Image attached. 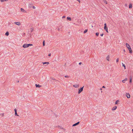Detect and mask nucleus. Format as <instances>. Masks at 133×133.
I'll return each instance as SVG.
<instances>
[{"mask_svg":"<svg viewBox=\"0 0 133 133\" xmlns=\"http://www.w3.org/2000/svg\"><path fill=\"white\" fill-rule=\"evenodd\" d=\"M126 47H127L128 49L129 50V52L130 53H131L132 52V51L131 50V49L130 46L129 45V44H128L127 43H126Z\"/></svg>","mask_w":133,"mask_h":133,"instance_id":"f257e3e1","label":"nucleus"},{"mask_svg":"<svg viewBox=\"0 0 133 133\" xmlns=\"http://www.w3.org/2000/svg\"><path fill=\"white\" fill-rule=\"evenodd\" d=\"M32 44H24L23 46V47L24 48H26L30 46H32Z\"/></svg>","mask_w":133,"mask_h":133,"instance_id":"f03ea898","label":"nucleus"},{"mask_svg":"<svg viewBox=\"0 0 133 133\" xmlns=\"http://www.w3.org/2000/svg\"><path fill=\"white\" fill-rule=\"evenodd\" d=\"M84 86L81 88L80 89L78 90V94H79L81 93L82 91H83V89L84 88Z\"/></svg>","mask_w":133,"mask_h":133,"instance_id":"7ed1b4c3","label":"nucleus"},{"mask_svg":"<svg viewBox=\"0 0 133 133\" xmlns=\"http://www.w3.org/2000/svg\"><path fill=\"white\" fill-rule=\"evenodd\" d=\"M33 5V3H30L28 5L29 7L30 8H31L32 7V5Z\"/></svg>","mask_w":133,"mask_h":133,"instance_id":"20e7f679","label":"nucleus"},{"mask_svg":"<svg viewBox=\"0 0 133 133\" xmlns=\"http://www.w3.org/2000/svg\"><path fill=\"white\" fill-rule=\"evenodd\" d=\"M14 110H15V115L18 116L19 115H18L17 114V110L16 109H14Z\"/></svg>","mask_w":133,"mask_h":133,"instance_id":"39448f33","label":"nucleus"},{"mask_svg":"<svg viewBox=\"0 0 133 133\" xmlns=\"http://www.w3.org/2000/svg\"><path fill=\"white\" fill-rule=\"evenodd\" d=\"M14 23L18 25H21V23L19 22H15Z\"/></svg>","mask_w":133,"mask_h":133,"instance_id":"423d86ee","label":"nucleus"},{"mask_svg":"<svg viewBox=\"0 0 133 133\" xmlns=\"http://www.w3.org/2000/svg\"><path fill=\"white\" fill-rule=\"evenodd\" d=\"M126 96H127L128 98H129L130 97V94L129 93L126 94Z\"/></svg>","mask_w":133,"mask_h":133,"instance_id":"0eeeda50","label":"nucleus"},{"mask_svg":"<svg viewBox=\"0 0 133 133\" xmlns=\"http://www.w3.org/2000/svg\"><path fill=\"white\" fill-rule=\"evenodd\" d=\"M79 123V122H77V123H76L74 124H73V125H72V126L74 127V126H75L76 125H77Z\"/></svg>","mask_w":133,"mask_h":133,"instance_id":"6e6552de","label":"nucleus"},{"mask_svg":"<svg viewBox=\"0 0 133 133\" xmlns=\"http://www.w3.org/2000/svg\"><path fill=\"white\" fill-rule=\"evenodd\" d=\"M117 108V107L116 106H115V107H113L112 109V110H115Z\"/></svg>","mask_w":133,"mask_h":133,"instance_id":"1a4fd4ad","label":"nucleus"},{"mask_svg":"<svg viewBox=\"0 0 133 133\" xmlns=\"http://www.w3.org/2000/svg\"><path fill=\"white\" fill-rule=\"evenodd\" d=\"M104 29L105 30L108 29V28L107 26V24L106 23H105L104 24Z\"/></svg>","mask_w":133,"mask_h":133,"instance_id":"9d476101","label":"nucleus"},{"mask_svg":"<svg viewBox=\"0 0 133 133\" xmlns=\"http://www.w3.org/2000/svg\"><path fill=\"white\" fill-rule=\"evenodd\" d=\"M42 63L43 65L46 64H47V65L49 64V62H42Z\"/></svg>","mask_w":133,"mask_h":133,"instance_id":"9b49d317","label":"nucleus"},{"mask_svg":"<svg viewBox=\"0 0 133 133\" xmlns=\"http://www.w3.org/2000/svg\"><path fill=\"white\" fill-rule=\"evenodd\" d=\"M132 79V77L131 76H130V78L129 83H131Z\"/></svg>","mask_w":133,"mask_h":133,"instance_id":"f8f14e48","label":"nucleus"},{"mask_svg":"<svg viewBox=\"0 0 133 133\" xmlns=\"http://www.w3.org/2000/svg\"><path fill=\"white\" fill-rule=\"evenodd\" d=\"M79 85H77V84H75L74 85H73V87L76 88H78L79 87Z\"/></svg>","mask_w":133,"mask_h":133,"instance_id":"ddd939ff","label":"nucleus"},{"mask_svg":"<svg viewBox=\"0 0 133 133\" xmlns=\"http://www.w3.org/2000/svg\"><path fill=\"white\" fill-rule=\"evenodd\" d=\"M35 86L36 87L40 88L41 87V86L39 84H36Z\"/></svg>","mask_w":133,"mask_h":133,"instance_id":"4468645a","label":"nucleus"},{"mask_svg":"<svg viewBox=\"0 0 133 133\" xmlns=\"http://www.w3.org/2000/svg\"><path fill=\"white\" fill-rule=\"evenodd\" d=\"M21 10L22 12H26V11L24 10L23 8H22L21 9Z\"/></svg>","mask_w":133,"mask_h":133,"instance_id":"2eb2a0df","label":"nucleus"},{"mask_svg":"<svg viewBox=\"0 0 133 133\" xmlns=\"http://www.w3.org/2000/svg\"><path fill=\"white\" fill-rule=\"evenodd\" d=\"M67 19L68 20H69V21H71V19L70 17H67Z\"/></svg>","mask_w":133,"mask_h":133,"instance_id":"dca6fc26","label":"nucleus"},{"mask_svg":"<svg viewBox=\"0 0 133 133\" xmlns=\"http://www.w3.org/2000/svg\"><path fill=\"white\" fill-rule=\"evenodd\" d=\"M127 78H125L124 80H123L122 81V82L123 83H125V82L127 81Z\"/></svg>","mask_w":133,"mask_h":133,"instance_id":"f3484780","label":"nucleus"},{"mask_svg":"<svg viewBox=\"0 0 133 133\" xmlns=\"http://www.w3.org/2000/svg\"><path fill=\"white\" fill-rule=\"evenodd\" d=\"M132 8V5L131 4H129V8Z\"/></svg>","mask_w":133,"mask_h":133,"instance_id":"a211bd4d","label":"nucleus"},{"mask_svg":"<svg viewBox=\"0 0 133 133\" xmlns=\"http://www.w3.org/2000/svg\"><path fill=\"white\" fill-rule=\"evenodd\" d=\"M5 35L6 36H8L9 35V33L8 32H6L5 34Z\"/></svg>","mask_w":133,"mask_h":133,"instance_id":"6ab92c4d","label":"nucleus"},{"mask_svg":"<svg viewBox=\"0 0 133 133\" xmlns=\"http://www.w3.org/2000/svg\"><path fill=\"white\" fill-rule=\"evenodd\" d=\"M119 101L118 100H117L116 102H115V104H118V102H119Z\"/></svg>","mask_w":133,"mask_h":133,"instance_id":"aec40b11","label":"nucleus"},{"mask_svg":"<svg viewBox=\"0 0 133 133\" xmlns=\"http://www.w3.org/2000/svg\"><path fill=\"white\" fill-rule=\"evenodd\" d=\"M88 31V29H85L84 31V34H85L86 33L87 31Z\"/></svg>","mask_w":133,"mask_h":133,"instance_id":"412c9836","label":"nucleus"},{"mask_svg":"<svg viewBox=\"0 0 133 133\" xmlns=\"http://www.w3.org/2000/svg\"><path fill=\"white\" fill-rule=\"evenodd\" d=\"M8 0H1V2H3L4 1H6Z\"/></svg>","mask_w":133,"mask_h":133,"instance_id":"4be33fe9","label":"nucleus"},{"mask_svg":"<svg viewBox=\"0 0 133 133\" xmlns=\"http://www.w3.org/2000/svg\"><path fill=\"white\" fill-rule=\"evenodd\" d=\"M122 64L123 66H124V69H126L125 66V65L124 64H123V63H122Z\"/></svg>","mask_w":133,"mask_h":133,"instance_id":"5701e85b","label":"nucleus"},{"mask_svg":"<svg viewBox=\"0 0 133 133\" xmlns=\"http://www.w3.org/2000/svg\"><path fill=\"white\" fill-rule=\"evenodd\" d=\"M109 56H107V58H107V59L108 61H109Z\"/></svg>","mask_w":133,"mask_h":133,"instance_id":"b1692460","label":"nucleus"},{"mask_svg":"<svg viewBox=\"0 0 133 133\" xmlns=\"http://www.w3.org/2000/svg\"><path fill=\"white\" fill-rule=\"evenodd\" d=\"M43 46L45 45V41H43Z\"/></svg>","mask_w":133,"mask_h":133,"instance_id":"393cba45","label":"nucleus"},{"mask_svg":"<svg viewBox=\"0 0 133 133\" xmlns=\"http://www.w3.org/2000/svg\"><path fill=\"white\" fill-rule=\"evenodd\" d=\"M99 33L98 32H97L96 34V35L97 36H98V35Z\"/></svg>","mask_w":133,"mask_h":133,"instance_id":"a878e982","label":"nucleus"},{"mask_svg":"<svg viewBox=\"0 0 133 133\" xmlns=\"http://www.w3.org/2000/svg\"><path fill=\"white\" fill-rule=\"evenodd\" d=\"M0 115H1L2 117H3L4 116V114H1Z\"/></svg>","mask_w":133,"mask_h":133,"instance_id":"bb28decb","label":"nucleus"},{"mask_svg":"<svg viewBox=\"0 0 133 133\" xmlns=\"http://www.w3.org/2000/svg\"><path fill=\"white\" fill-rule=\"evenodd\" d=\"M104 1L105 3L106 4H107V2L105 0H103Z\"/></svg>","mask_w":133,"mask_h":133,"instance_id":"cd10ccee","label":"nucleus"},{"mask_svg":"<svg viewBox=\"0 0 133 133\" xmlns=\"http://www.w3.org/2000/svg\"><path fill=\"white\" fill-rule=\"evenodd\" d=\"M118 61H119V58H118L117 59V60H116V62H118Z\"/></svg>","mask_w":133,"mask_h":133,"instance_id":"c85d7f7f","label":"nucleus"},{"mask_svg":"<svg viewBox=\"0 0 133 133\" xmlns=\"http://www.w3.org/2000/svg\"><path fill=\"white\" fill-rule=\"evenodd\" d=\"M65 77H66V78H68V77H69V76H68L66 75V76H65Z\"/></svg>","mask_w":133,"mask_h":133,"instance_id":"c756f323","label":"nucleus"},{"mask_svg":"<svg viewBox=\"0 0 133 133\" xmlns=\"http://www.w3.org/2000/svg\"><path fill=\"white\" fill-rule=\"evenodd\" d=\"M32 7L34 9H35L36 8V7L35 6H33Z\"/></svg>","mask_w":133,"mask_h":133,"instance_id":"7c9ffc66","label":"nucleus"},{"mask_svg":"<svg viewBox=\"0 0 133 133\" xmlns=\"http://www.w3.org/2000/svg\"><path fill=\"white\" fill-rule=\"evenodd\" d=\"M106 31L107 32H108V29H105Z\"/></svg>","mask_w":133,"mask_h":133,"instance_id":"2f4dec72","label":"nucleus"},{"mask_svg":"<svg viewBox=\"0 0 133 133\" xmlns=\"http://www.w3.org/2000/svg\"><path fill=\"white\" fill-rule=\"evenodd\" d=\"M103 34H101L100 35V36H103Z\"/></svg>","mask_w":133,"mask_h":133,"instance_id":"473e14b6","label":"nucleus"},{"mask_svg":"<svg viewBox=\"0 0 133 133\" xmlns=\"http://www.w3.org/2000/svg\"><path fill=\"white\" fill-rule=\"evenodd\" d=\"M59 28H59L58 29V30H60V29L61 28V27H60V26H59Z\"/></svg>","mask_w":133,"mask_h":133,"instance_id":"72a5a7b5","label":"nucleus"},{"mask_svg":"<svg viewBox=\"0 0 133 133\" xmlns=\"http://www.w3.org/2000/svg\"><path fill=\"white\" fill-rule=\"evenodd\" d=\"M82 64V62H80V63H79V65H81V64Z\"/></svg>","mask_w":133,"mask_h":133,"instance_id":"f704fd0d","label":"nucleus"},{"mask_svg":"<svg viewBox=\"0 0 133 133\" xmlns=\"http://www.w3.org/2000/svg\"><path fill=\"white\" fill-rule=\"evenodd\" d=\"M65 17V16H63L62 17V18H64Z\"/></svg>","mask_w":133,"mask_h":133,"instance_id":"c9c22d12","label":"nucleus"},{"mask_svg":"<svg viewBox=\"0 0 133 133\" xmlns=\"http://www.w3.org/2000/svg\"><path fill=\"white\" fill-rule=\"evenodd\" d=\"M77 1H78L79 2V3L80 2V1L79 0H76Z\"/></svg>","mask_w":133,"mask_h":133,"instance_id":"e433bc0d","label":"nucleus"},{"mask_svg":"<svg viewBox=\"0 0 133 133\" xmlns=\"http://www.w3.org/2000/svg\"><path fill=\"white\" fill-rule=\"evenodd\" d=\"M51 56V53H50L49 54V56Z\"/></svg>","mask_w":133,"mask_h":133,"instance_id":"4c0bfd02","label":"nucleus"},{"mask_svg":"<svg viewBox=\"0 0 133 133\" xmlns=\"http://www.w3.org/2000/svg\"><path fill=\"white\" fill-rule=\"evenodd\" d=\"M31 32H32V31L33 30L32 29H31Z\"/></svg>","mask_w":133,"mask_h":133,"instance_id":"58836bf2","label":"nucleus"},{"mask_svg":"<svg viewBox=\"0 0 133 133\" xmlns=\"http://www.w3.org/2000/svg\"><path fill=\"white\" fill-rule=\"evenodd\" d=\"M102 88H105V87L104 86H103L102 87Z\"/></svg>","mask_w":133,"mask_h":133,"instance_id":"ea45409f","label":"nucleus"},{"mask_svg":"<svg viewBox=\"0 0 133 133\" xmlns=\"http://www.w3.org/2000/svg\"><path fill=\"white\" fill-rule=\"evenodd\" d=\"M52 79H53V80H55V79L54 78H52Z\"/></svg>","mask_w":133,"mask_h":133,"instance_id":"a19ab883","label":"nucleus"},{"mask_svg":"<svg viewBox=\"0 0 133 133\" xmlns=\"http://www.w3.org/2000/svg\"><path fill=\"white\" fill-rule=\"evenodd\" d=\"M124 52H125V49L124 50Z\"/></svg>","mask_w":133,"mask_h":133,"instance_id":"79ce46f5","label":"nucleus"},{"mask_svg":"<svg viewBox=\"0 0 133 133\" xmlns=\"http://www.w3.org/2000/svg\"><path fill=\"white\" fill-rule=\"evenodd\" d=\"M132 132H133V129L132 130Z\"/></svg>","mask_w":133,"mask_h":133,"instance_id":"37998d69","label":"nucleus"},{"mask_svg":"<svg viewBox=\"0 0 133 133\" xmlns=\"http://www.w3.org/2000/svg\"><path fill=\"white\" fill-rule=\"evenodd\" d=\"M46 66V65H45V66Z\"/></svg>","mask_w":133,"mask_h":133,"instance_id":"c03bdc74","label":"nucleus"},{"mask_svg":"<svg viewBox=\"0 0 133 133\" xmlns=\"http://www.w3.org/2000/svg\"><path fill=\"white\" fill-rule=\"evenodd\" d=\"M100 89H101V90H102V88H101Z\"/></svg>","mask_w":133,"mask_h":133,"instance_id":"a18cd8bd","label":"nucleus"},{"mask_svg":"<svg viewBox=\"0 0 133 133\" xmlns=\"http://www.w3.org/2000/svg\"><path fill=\"white\" fill-rule=\"evenodd\" d=\"M99 133H101V132H99Z\"/></svg>","mask_w":133,"mask_h":133,"instance_id":"49530a36","label":"nucleus"},{"mask_svg":"<svg viewBox=\"0 0 133 133\" xmlns=\"http://www.w3.org/2000/svg\"><path fill=\"white\" fill-rule=\"evenodd\" d=\"M132 132V133H133V132Z\"/></svg>","mask_w":133,"mask_h":133,"instance_id":"de8ad7c7","label":"nucleus"}]
</instances>
